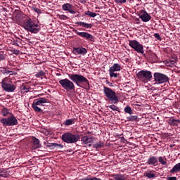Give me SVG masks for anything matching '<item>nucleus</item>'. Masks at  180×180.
I'll list each match as a JSON object with an SVG mask.
<instances>
[{
	"instance_id": "1",
	"label": "nucleus",
	"mask_w": 180,
	"mask_h": 180,
	"mask_svg": "<svg viewBox=\"0 0 180 180\" xmlns=\"http://www.w3.org/2000/svg\"><path fill=\"white\" fill-rule=\"evenodd\" d=\"M69 79L72 81L73 84H75L79 88H83L86 91L91 89V85L89 84V80L86 79L84 75L78 74H68Z\"/></svg>"
},
{
	"instance_id": "2",
	"label": "nucleus",
	"mask_w": 180,
	"mask_h": 180,
	"mask_svg": "<svg viewBox=\"0 0 180 180\" xmlns=\"http://www.w3.org/2000/svg\"><path fill=\"white\" fill-rule=\"evenodd\" d=\"M22 27L27 30V32H30V33H34V34L39 33L41 28L39 24L36 23V22L33 21L32 18H27L22 23Z\"/></svg>"
},
{
	"instance_id": "3",
	"label": "nucleus",
	"mask_w": 180,
	"mask_h": 180,
	"mask_svg": "<svg viewBox=\"0 0 180 180\" xmlns=\"http://www.w3.org/2000/svg\"><path fill=\"white\" fill-rule=\"evenodd\" d=\"M81 136L78 134H72L71 132H66L61 136V139L64 143L67 144H75L77 141H79Z\"/></svg>"
},
{
	"instance_id": "4",
	"label": "nucleus",
	"mask_w": 180,
	"mask_h": 180,
	"mask_svg": "<svg viewBox=\"0 0 180 180\" xmlns=\"http://www.w3.org/2000/svg\"><path fill=\"white\" fill-rule=\"evenodd\" d=\"M136 78L143 82V84H147V82L153 80V72L147 70H140L136 73Z\"/></svg>"
},
{
	"instance_id": "5",
	"label": "nucleus",
	"mask_w": 180,
	"mask_h": 180,
	"mask_svg": "<svg viewBox=\"0 0 180 180\" xmlns=\"http://www.w3.org/2000/svg\"><path fill=\"white\" fill-rule=\"evenodd\" d=\"M103 94L109 102H111L115 105L119 102V98L116 95V92H115L112 89L104 86Z\"/></svg>"
},
{
	"instance_id": "6",
	"label": "nucleus",
	"mask_w": 180,
	"mask_h": 180,
	"mask_svg": "<svg viewBox=\"0 0 180 180\" xmlns=\"http://www.w3.org/2000/svg\"><path fill=\"white\" fill-rule=\"evenodd\" d=\"M1 84V88L5 92H15L16 90V86L13 84L12 80L8 77L3 79Z\"/></svg>"
},
{
	"instance_id": "7",
	"label": "nucleus",
	"mask_w": 180,
	"mask_h": 180,
	"mask_svg": "<svg viewBox=\"0 0 180 180\" xmlns=\"http://www.w3.org/2000/svg\"><path fill=\"white\" fill-rule=\"evenodd\" d=\"M59 84L65 91H75V84L70 79H62L59 81Z\"/></svg>"
},
{
	"instance_id": "8",
	"label": "nucleus",
	"mask_w": 180,
	"mask_h": 180,
	"mask_svg": "<svg viewBox=\"0 0 180 180\" xmlns=\"http://www.w3.org/2000/svg\"><path fill=\"white\" fill-rule=\"evenodd\" d=\"M153 82L158 85L161 84H165V82H168L169 81V77L166 75L160 72H155L153 74Z\"/></svg>"
},
{
	"instance_id": "9",
	"label": "nucleus",
	"mask_w": 180,
	"mask_h": 180,
	"mask_svg": "<svg viewBox=\"0 0 180 180\" xmlns=\"http://www.w3.org/2000/svg\"><path fill=\"white\" fill-rule=\"evenodd\" d=\"M1 123L3 124V126H18V120L15 115H12V116L8 117L7 118H2L0 120Z\"/></svg>"
},
{
	"instance_id": "10",
	"label": "nucleus",
	"mask_w": 180,
	"mask_h": 180,
	"mask_svg": "<svg viewBox=\"0 0 180 180\" xmlns=\"http://www.w3.org/2000/svg\"><path fill=\"white\" fill-rule=\"evenodd\" d=\"M73 32L84 40H86L87 41H95V37L94 35L89 34V32H79L78 30H73Z\"/></svg>"
},
{
	"instance_id": "11",
	"label": "nucleus",
	"mask_w": 180,
	"mask_h": 180,
	"mask_svg": "<svg viewBox=\"0 0 180 180\" xmlns=\"http://www.w3.org/2000/svg\"><path fill=\"white\" fill-rule=\"evenodd\" d=\"M129 46L134 49L136 53L143 54L144 46L140 42L137 41V40H129Z\"/></svg>"
},
{
	"instance_id": "12",
	"label": "nucleus",
	"mask_w": 180,
	"mask_h": 180,
	"mask_svg": "<svg viewBox=\"0 0 180 180\" xmlns=\"http://www.w3.org/2000/svg\"><path fill=\"white\" fill-rule=\"evenodd\" d=\"M139 18L142 22H150L151 20V15L146 11V10H141L139 13Z\"/></svg>"
},
{
	"instance_id": "13",
	"label": "nucleus",
	"mask_w": 180,
	"mask_h": 180,
	"mask_svg": "<svg viewBox=\"0 0 180 180\" xmlns=\"http://www.w3.org/2000/svg\"><path fill=\"white\" fill-rule=\"evenodd\" d=\"M75 25H77V26H80V27H83L78 29V30L82 31H85V29H92V26H94L91 23H87L82 21H77L75 22Z\"/></svg>"
},
{
	"instance_id": "14",
	"label": "nucleus",
	"mask_w": 180,
	"mask_h": 180,
	"mask_svg": "<svg viewBox=\"0 0 180 180\" xmlns=\"http://www.w3.org/2000/svg\"><path fill=\"white\" fill-rule=\"evenodd\" d=\"M146 165L157 167L158 165V157L153 155L150 156L146 161Z\"/></svg>"
},
{
	"instance_id": "15",
	"label": "nucleus",
	"mask_w": 180,
	"mask_h": 180,
	"mask_svg": "<svg viewBox=\"0 0 180 180\" xmlns=\"http://www.w3.org/2000/svg\"><path fill=\"white\" fill-rule=\"evenodd\" d=\"M72 8L73 6H72V4H70L69 3L64 4L62 6L63 11H68L69 12V13H72V15H75V11H73Z\"/></svg>"
},
{
	"instance_id": "16",
	"label": "nucleus",
	"mask_w": 180,
	"mask_h": 180,
	"mask_svg": "<svg viewBox=\"0 0 180 180\" xmlns=\"http://www.w3.org/2000/svg\"><path fill=\"white\" fill-rule=\"evenodd\" d=\"M73 52L75 54H80L82 56H85L86 53H88V51L84 47H77V48H74L73 49Z\"/></svg>"
},
{
	"instance_id": "17",
	"label": "nucleus",
	"mask_w": 180,
	"mask_h": 180,
	"mask_svg": "<svg viewBox=\"0 0 180 180\" xmlns=\"http://www.w3.org/2000/svg\"><path fill=\"white\" fill-rule=\"evenodd\" d=\"M35 105H38V106H44V103H47L49 102V99L46 98H39L34 100Z\"/></svg>"
},
{
	"instance_id": "18",
	"label": "nucleus",
	"mask_w": 180,
	"mask_h": 180,
	"mask_svg": "<svg viewBox=\"0 0 180 180\" xmlns=\"http://www.w3.org/2000/svg\"><path fill=\"white\" fill-rule=\"evenodd\" d=\"M94 141V136H84L81 138L82 144H89V143H92Z\"/></svg>"
},
{
	"instance_id": "19",
	"label": "nucleus",
	"mask_w": 180,
	"mask_h": 180,
	"mask_svg": "<svg viewBox=\"0 0 180 180\" xmlns=\"http://www.w3.org/2000/svg\"><path fill=\"white\" fill-rule=\"evenodd\" d=\"M144 176H146V178H149V179H154V178H155V171L148 170L145 172Z\"/></svg>"
},
{
	"instance_id": "20",
	"label": "nucleus",
	"mask_w": 180,
	"mask_h": 180,
	"mask_svg": "<svg viewBox=\"0 0 180 180\" xmlns=\"http://www.w3.org/2000/svg\"><path fill=\"white\" fill-rule=\"evenodd\" d=\"M32 143V147L34 150H36L37 148H40V147H41V145H40V140L37 139L36 137L33 138Z\"/></svg>"
},
{
	"instance_id": "21",
	"label": "nucleus",
	"mask_w": 180,
	"mask_h": 180,
	"mask_svg": "<svg viewBox=\"0 0 180 180\" xmlns=\"http://www.w3.org/2000/svg\"><path fill=\"white\" fill-rule=\"evenodd\" d=\"M112 176L114 180H126V174H114Z\"/></svg>"
},
{
	"instance_id": "22",
	"label": "nucleus",
	"mask_w": 180,
	"mask_h": 180,
	"mask_svg": "<svg viewBox=\"0 0 180 180\" xmlns=\"http://www.w3.org/2000/svg\"><path fill=\"white\" fill-rule=\"evenodd\" d=\"M122 70V66L119 63H114L112 67L110 68V71L119 72Z\"/></svg>"
},
{
	"instance_id": "23",
	"label": "nucleus",
	"mask_w": 180,
	"mask_h": 180,
	"mask_svg": "<svg viewBox=\"0 0 180 180\" xmlns=\"http://www.w3.org/2000/svg\"><path fill=\"white\" fill-rule=\"evenodd\" d=\"M158 162H160V164H161V165H163L165 167H167L168 165V162H167V158H165V156H160L159 158H158Z\"/></svg>"
},
{
	"instance_id": "24",
	"label": "nucleus",
	"mask_w": 180,
	"mask_h": 180,
	"mask_svg": "<svg viewBox=\"0 0 180 180\" xmlns=\"http://www.w3.org/2000/svg\"><path fill=\"white\" fill-rule=\"evenodd\" d=\"M127 122H139V117L137 115H131L126 117Z\"/></svg>"
},
{
	"instance_id": "25",
	"label": "nucleus",
	"mask_w": 180,
	"mask_h": 180,
	"mask_svg": "<svg viewBox=\"0 0 180 180\" xmlns=\"http://www.w3.org/2000/svg\"><path fill=\"white\" fill-rule=\"evenodd\" d=\"M175 172H180V162L176 164L170 170V174H175Z\"/></svg>"
},
{
	"instance_id": "26",
	"label": "nucleus",
	"mask_w": 180,
	"mask_h": 180,
	"mask_svg": "<svg viewBox=\"0 0 180 180\" xmlns=\"http://www.w3.org/2000/svg\"><path fill=\"white\" fill-rule=\"evenodd\" d=\"M75 124V118H72V119L66 120L63 122V124L65 126H71V124Z\"/></svg>"
},
{
	"instance_id": "27",
	"label": "nucleus",
	"mask_w": 180,
	"mask_h": 180,
	"mask_svg": "<svg viewBox=\"0 0 180 180\" xmlns=\"http://www.w3.org/2000/svg\"><path fill=\"white\" fill-rule=\"evenodd\" d=\"M1 113L2 116L6 117L8 115H11V112H9V108L6 107H4L1 108Z\"/></svg>"
},
{
	"instance_id": "28",
	"label": "nucleus",
	"mask_w": 180,
	"mask_h": 180,
	"mask_svg": "<svg viewBox=\"0 0 180 180\" xmlns=\"http://www.w3.org/2000/svg\"><path fill=\"white\" fill-rule=\"evenodd\" d=\"M32 108L34 112H39L40 113H43V110L39 107L38 104H36L35 102L33 101Z\"/></svg>"
},
{
	"instance_id": "29",
	"label": "nucleus",
	"mask_w": 180,
	"mask_h": 180,
	"mask_svg": "<svg viewBox=\"0 0 180 180\" xmlns=\"http://www.w3.org/2000/svg\"><path fill=\"white\" fill-rule=\"evenodd\" d=\"M1 72L3 73L4 75H8V74L10 75H13V71L8 70L5 68H2V70H1Z\"/></svg>"
},
{
	"instance_id": "30",
	"label": "nucleus",
	"mask_w": 180,
	"mask_h": 180,
	"mask_svg": "<svg viewBox=\"0 0 180 180\" xmlns=\"http://www.w3.org/2000/svg\"><path fill=\"white\" fill-rule=\"evenodd\" d=\"M124 113H127V115H133V110L131 109V107L130 105H127L124 108Z\"/></svg>"
},
{
	"instance_id": "31",
	"label": "nucleus",
	"mask_w": 180,
	"mask_h": 180,
	"mask_svg": "<svg viewBox=\"0 0 180 180\" xmlns=\"http://www.w3.org/2000/svg\"><path fill=\"white\" fill-rule=\"evenodd\" d=\"M105 146V143L102 141H99L95 144H93V148H102Z\"/></svg>"
},
{
	"instance_id": "32",
	"label": "nucleus",
	"mask_w": 180,
	"mask_h": 180,
	"mask_svg": "<svg viewBox=\"0 0 180 180\" xmlns=\"http://www.w3.org/2000/svg\"><path fill=\"white\" fill-rule=\"evenodd\" d=\"M129 1V4H133L134 2V0H115L116 4H126V2Z\"/></svg>"
},
{
	"instance_id": "33",
	"label": "nucleus",
	"mask_w": 180,
	"mask_h": 180,
	"mask_svg": "<svg viewBox=\"0 0 180 180\" xmlns=\"http://www.w3.org/2000/svg\"><path fill=\"white\" fill-rule=\"evenodd\" d=\"M84 15L86 16H90V18H95L96 16V13H92L89 11H87L84 13Z\"/></svg>"
},
{
	"instance_id": "34",
	"label": "nucleus",
	"mask_w": 180,
	"mask_h": 180,
	"mask_svg": "<svg viewBox=\"0 0 180 180\" xmlns=\"http://www.w3.org/2000/svg\"><path fill=\"white\" fill-rule=\"evenodd\" d=\"M46 75V72L43 70H40L39 72H37L35 77L37 78H40V77H44Z\"/></svg>"
},
{
	"instance_id": "35",
	"label": "nucleus",
	"mask_w": 180,
	"mask_h": 180,
	"mask_svg": "<svg viewBox=\"0 0 180 180\" xmlns=\"http://www.w3.org/2000/svg\"><path fill=\"white\" fill-rule=\"evenodd\" d=\"M169 124L170 126H178V124L176 123V120H175L174 118H170V120L169 121Z\"/></svg>"
},
{
	"instance_id": "36",
	"label": "nucleus",
	"mask_w": 180,
	"mask_h": 180,
	"mask_svg": "<svg viewBox=\"0 0 180 180\" xmlns=\"http://www.w3.org/2000/svg\"><path fill=\"white\" fill-rule=\"evenodd\" d=\"M110 78H117L119 74L115 73V71L109 70Z\"/></svg>"
},
{
	"instance_id": "37",
	"label": "nucleus",
	"mask_w": 180,
	"mask_h": 180,
	"mask_svg": "<svg viewBox=\"0 0 180 180\" xmlns=\"http://www.w3.org/2000/svg\"><path fill=\"white\" fill-rule=\"evenodd\" d=\"M6 54H5L4 52H0V61H4V60H6Z\"/></svg>"
},
{
	"instance_id": "38",
	"label": "nucleus",
	"mask_w": 180,
	"mask_h": 180,
	"mask_svg": "<svg viewBox=\"0 0 180 180\" xmlns=\"http://www.w3.org/2000/svg\"><path fill=\"white\" fill-rule=\"evenodd\" d=\"M22 91H24V92L27 93V92H29V89H30V87H29V86L22 84Z\"/></svg>"
},
{
	"instance_id": "39",
	"label": "nucleus",
	"mask_w": 180,
	"mask_h": 180,
	"mask_svg": "<svg viewBox=\"0 0 180 180\" xmlns=\"http://www.w3.org/2000/svg\"><path fill=\"white\" fill-rule=\"evenodd\" d=\"M108 108H110V109H112V110H116L117 112H119V107L115 105H108Z\"/></svg>"
},
{
	"instance_id": "40",
	"label": "nucleus",
	"mask_w": 180,
	"mask_h": 180,
	"mask_svg": "<svg viewBox=\"0 0 180 180\" xmlns=\"http://www.w3.org/2000/svg\"><path fill=\"white\" fill-rule=\"evenodd\" d=\"M56 144V143H49L46 145V147H48V148H51V150H54V145Z\"/></svg>"
},
{
	"instance_id": "41",
	"label": "nucleus",
	"mask_w": 180,
	"mask_h": 180,
	"mask_svg": "<svg viewBox=\"0 0 180 180\" xmlns=\"http://www.w3.org/2000/svg\"><path fill=\"white\" fill-rule=\"evenodd\" d=\"M58 18L60 19V20H67L68 17L65 15H59Z\"/></svg>"
},
{
	"instance_id": "42",
	"label": "nucleus",
	"mask_w": 180,
	"mask_h": 180,
	"mask_svg": "<svg viewBox=\"0 0 180 180\" xmlns=\"http://www.w3.org/2000/svg\"><path fill=\"white\" fill-rule=\"evenodd\" d=\"M53 146L54 148H64V145L61 143H55Z\"/></svg>"
},
{
	"instance_id": "43",
	"label": "nucleus",
	"mask_w": 180,
	"mask_h": 180,
	"mask_svg": "<svg viewBox=\"0 0 180 180\" xmlns=\"http://www.w3.org/2000/svg\"><path fill=\"white\" fill-rule=\"evenodd\" d=\"M0 176L1 178H6L8 176V172H0Z\"/></svg>"
},
{
	"instance_id": "44",
	"label": "nucleus",
	"mask_w": 180,
	"mask_h": 180,
	"mask_svg": "<svg viewBox=\"0 0 180 180\" xmlns=\"http://www.w3.org/2000/svg\"><path fill=\"white\" fill-rule=\"evenodd\" d=\"M150 57L153 58V61H158V56L155 53H151Z\"/></svg>"
},
{
	"instance_id": "45",
	"label": "nucleus",
	"mask_w": 180,
	"mask_h": 180,
	"mask_svg": "<svg viewBox=\"0 0 180 180\" xmlns=\"http://www.w3.org/2000/svg\"><path fill=\"white\" fill-rule=\"evenodd\" d=\"M154 37H155V39H157V40H160V41L162 40V39L160 36V34H158V33H155Z\"/></svg>"
},
{
	"instance_id": "46",
	"label": "nucleus",
	"mask_w": 180,
	"mask_h": 180,
	"mask_svg": "<svg viewBox=\"0 0 180 180\" xmlns=\"http://www.w3.org/2000/svg\"><path fill=\"white\" fill-rule=\"evenodd\" d=\"M105 83L107 84V85H108V86H110V87L113 86V83L109 82V80H106Z\"/></svg>"
},
{
	"instance_id": "47",
	"label": "nucleus",
	"mask_w": 180,
	"mask_h": 180,
	"mask_svg": "<svg viewBox=\"0 0 180 180\" xmlns=\"http://www.w3.org/2000/svg\"><path fill=\"white\" fill-rule=\"evenodd\" d=\"M175 63H176V62H175V60H170V61H169L168 63H167V64H169L170 63V66L171 65H175Z\"/></svg>"
},
{
	"instance_id": "48",
	"label": "nucleus",
	"mask_w": 180,
	"mask_h": 180,
	"mask_svg": "<svg viewBox=\"0 0 180 180\" xmlns=\"http://www.w3.org/2000/svg\"><path fill=\"white\" fill-rule=\"evenodd\" d=\"M34 12H36L37 13H40L41 12V11L37 8H34Z\"/></svg>"
},
{
	"instance_id": "49",
	"label": "nucleus",
	"mask_w": 180,
	"mask_h": 180,
	"mask_svg": "<svg viewBox=\"0 0 180 180\" xmlns=\"http://www.w3.org/2000/svg\"><path fill=\"white\" fill-rule=\"evenodd\" d=\"M169 180H176V176L169 177Z\"/></svg>"
},
{
	"instance_id": "50",
	"label": "nucleus",
	"mask_w": 180,
	"mask_h": 180,
	"mask_svg": "<svg viewBox=\"0 0 180 180\" xmlns=\"http://www.w3.org/2000/svg\"><path fill=\"white\" fill-rule=\"evenodd\" d=\"M13 54H19V51H14Z\"/></svg>"
},
{
	"instance_id": "51",
	"label": "nucleus",
	"mask_w": 180,
	"mask_h": 180,
	"mask_svg": "<svg viewBox=\"0 0 180 180\" xmlns=\"http://www.w3.org/2000/svg\"><path fill=\"white\" fill-rule=\"evenodd\" d=\"M141 54H142V56H143V57H145V58L147 57V56L146 55V53H144V51H143V53H141Z\"/></svg>"
},
{
	"instance_id": "52",
	"label": "nucleus",
	"mask_w": 180,
	"mask_h": 180,
	"mask_svg": "<svg viewBox=\"0 0 180 180\" xmlns=\"http://www.w3.org/2000/svg\"><path fill=\"white\" fill-rule=\"evenodd\" d=\"M176 123H180V120H176Z\"/></svg>"
},
{
	"instance_id": "53",
	"label": "nucleus",
	"mask_w": 180,
	"mask_h": 180,
	"mask_svg": "<svg viewBox=\"0 0 180 180\" xmlns=\"http://www.w3.org/2000/svg\"><path fill=\"white\" fill-rule=\"evenodd\" d=\"M91 146H92V145H91V144H89V147H91Z\"/></svg>"
},
{
	"instance_id": "54",
	"label": "nucleus",
	"mask_w": 180,
	"mask_h": 180,
	"mask_svg": "<svg viewBox=\"0 0 180 180\" xmlns=\"http://www.w3.org/2000/svg\"><path fill=\"white\" fill-rule=\"evenodd\" d=\"M179 113H180V108H179Z\"/></svg>"
}]
</instances>
